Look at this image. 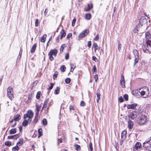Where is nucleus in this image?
<instances>
[{
  "instance_id": "nucleus-45",
  "label": "nucleus",
  "mask_w": 151,
  "mask_h": 151,
  "mask_svg": "<svg viewBox=\"0 0 151 151\" xmlns=\"http://www.w3.org/2000/svg\"><path fill=\"white\" fill-rule=\"evenodd\" d=\"M41 93L40 91L38 92L37 94L36 97L37 99H39L40 97V94Z\"/></svg>"
},
{
  "instance_id": "nucleus-33",
  "label": "nucleus",
  "mask_w": 151,
  "mask_h": 151,
  "mask_svg": "<svg viewBox=\"0 0 151 151\" xmlns=\"http://www.w3.org/2000/svg\"><path fill=\"white\" fill-rule=\"evenodd\" d=\"M66 69V68L65 66L63 65H62L60 68L61 71L63 72H64L65 71Z\"/></svg>"
},
{
  "instance_id": "nucleus-35",
  "label": "nucleus",
  "mask_w": 151,
  "mask_h": 151,
  "mask_svg": "<svg viewBox=\"0 0 151 151\" xmlns=\"http://www.w3.org/2000/svg\"><path fill=\"white\" fill-rule=\"evenodd\" d=\"M93 47L94 48L95 52H96V50H97L99 48V47H98L97 43H94L93 44Z\"/></svg>"
},
{
  "instance_id": "nucleus-43",
  "label": "nucleus",
  "mask_w": 151,
  "mask_h": 151,
  "mask_svg": "<svg viewBox=\"0 0 151 151\" xmlns=\"http://www.w3.org/2000/svg\"><path fill=\"white\" fill-rule=\"evenodd\" d=\"M42 123L44 125H46L47 124V122L46 119H44L42 120Z\"/></svg>"
},
{
  "instance_id": "nucleus-56",
  "label": "nucleus",
  "mask_w": 151,
  "mask_h": 151,
  "mask_svg": "<svg viewBox=\"0 0 151 151\" xmlns=\"http://www.w3.org/2000/svg\"><path fill=\"white\" fill-rule=\"evenodd\" d=\"M80 105L82 106H84L86 105V103L83 101H81L80 104Z\"/></svg>"
},
{
  "instance_id": "nucleus-64",
  "label": "nucleus",
  "mask_w": 151,
  "mask_h": 151,
  "mask_svg": "<svg viewBox=\"0 0 151 151\" xmlns=\"http://www.w3.org/2000/svg\"><path fill=\"white\" fill-rule=\"evenodd\" d=\"M62 139L61 138H59L58 140V143L59 145V143H62Z\"/></svg>"
},
{
  "instance_id": "nucleus-61",
  "label": "nucleus",
  "mask_w": 151,
  "mask_h": 151,
  "mask_svg": "<svg viewBox=\"0 0 151 151\" xmlns=\"http://www.w3.org/2000/svg\"><path fill=\"white\" fill-rule=\"evenodd\" d=\"M53 83H51V85L48 89V90H51V89H52L53 87Z\"/></svg>"
},
{
  "instance_id": "nucleus-46",
  "label": "nucleus",
  "mask_w": 151,
  "mask_h": 151,
  "mask_svg": "<svg viewBox=\"0 0 151 151\" xmlns=\"http://www.w3.org/2000/svg\"><path fill=\"white\" fill-rule=\"evenodd\" d=\"M142 24L139 22L138 24L137 25L136 27L139 29V28L141 27H142Z\"/></svg>"
},
{
  "instance_id": "nucleus-36",
  "label": "nucleus",
  "mask_w": 151,
  "mask_h": 151,
  "mask_svg": "<svg viewBox=\"0 0 151 151\" xmlns=\"http://www.w3.org/2000/svg\"><path fill=\"white\" fill-rule=\"evenodd\" d=\"M70 66L71 67L70 69V71L71 72H73L74 70V68H73V67L74 66V68H75L76 66L75 65V64H72L70 63Z\"/></svg>"
},
{
  "instance_id": "nucleus-58",
  "label": "nucleus",
  "mask_w": 151,
  "mask_h": 151,
  "mask_svg": "<svg viewBox=\"0 0 151 151\" xmlns=\"http://www.w3.org/2000/svg\"><path fill=\"white\" fill-rule=\"evenodd\" d=\"M58 72L57 71H56L55 72L54 74V79H55V78H56L57 77V75H58Z\"/></svg>"
},
{
  "instance_id": "nucleus-30",
  "label": "nucleus",
  "mask_w": 151,
  "mask_h": 151,
  "mask_svg": "<svg viewBox=\"0 0 151 151\" xmlns=\"http://www.w3.org/2000/svg\"><path fill=\"white\" fill-rule=\"evenodd\" d=\"M17 130L15 128H14L11 129L9 131L10 134H14L16 133Z\"/></svg>"
},
{
  "instance_id": "nucleus-23",
  "label": "nucleus",
  "mask_w": 151,
  "mask_h": 151,
  "mask_svg": "<svg viewBox=\"0 0 151 151\" xmlns=\"http://www.w3.org/2000/svg\"><path fill=\"white\" fill-rule=\"evenodd\" d=\"M93 8V5L92 4H88L87 8L85 9V10L86 11H88L90 10Z\"/></svg>"
},
{
  "instance_id": "nucleus-20",
  "label": "nucleus",
  "mask_w": 151,
  "mask_h": 151,
  "mask_svg": "<svg viewBox=\"0 0 151 151\" xmlns=\"http://www.w3.org/2000/svg\"><path fill=\"white\" fill-rule=\"evenodd\" d=\"M24 140L23 139H19L18 142H17V145L19 147L21 146L23 143Z\"/></svg>"
},
{
  "instance_id": "nucleus-39",
  "label": "nucleus",
  "mask_w": 151,
  "mask_h": 151,
  "mask_svg": "<svg viewBox=\"0 0 151 151\" xmlns=\"http://www.w3.org/2000/svg\"><path fill=\"white\" fill-rule=\"evenodd\" d=\"M96 95L97 98H98V99L97 100V103H98L99 100L100 99V94L99 92H98L96 93Z\"/></svg>"
},
{
  "instance_id": "nucleus-47",
  "label": "nucleus",
  "mask_w": 151,
  "mask_h": 151,
  "mask_svg": "<svg viewBox=\"0 0 151 151\" xmlns=\"http://www.w3.org/2000/svg\"><path fill=\"white\" fill-rule=\"evenodd\" d=\"M138 29L135 27V28L134 29L133 32L134 33H136L137 34L138 32Z\"/></svg>"
},
{
  "instance_id": "nucleus-31",
  "label": "nucleus",
  "mask_w": 151,
  "mask_h": 151,
  "mask_svg": "<svg viewBox=\"0 0 151 151\" xmlns=\"http://www.w3.org/2000/svg\"><path fill=\"white\" fill-rule=\"evenodd\" d=\"M74 147L75 148V149L77 151H79L81 150V147L80 146L78 145H74Z\"/></svg>"
},
{
  "instance_id": "nucleus-18",
  "label": "nucleus",
  "mask_w": 151,
  "mask_h": 151,
  "mask_svg": "<svg viewBox=\"0 0 151 151\" xmlns=\"http://www.w3.org/2000/svg\"><path fill=\"white\" fill-rule=\"evenodd\" d=\"M61 36L60 39H62L66 35V33L63 29H62L60 32Z\"/></svg>"
},
{
  "instance_id": "nucleus-42",
  "label": "nucleus",
  "mask_w": 151,
  "mask_h": 151,
  "mask_svg": "<svg viewBox=\"0 0 151 151\" xmlns=\"http://www.w3.org/2000/svg\"><path fill=\"white\" fill-rule=\"evenodd\" d=\"M126 139V138H124L123 139V138L121 137V140L120 141V145L122 146V145L123 143H124V141L125 139Z\"/></svg>"
},
{
  "instance_id": "nucleus-59",
  "label": "nucleus",
  "mask_w": 151,
  "mask_h": 151,
  "mask_svg": "<svg viewBox=\"0 0 151 151\" xmlns=\"http://www.w3.org/2000/svg\"><path fill=\"white\" fill-rule=\"evenodd\" d=\"M99 39V35L98 34L96 35V37L94 38V40L96 41H98Z\"/></svg>"
},
{
  "instance_id": "nucleus-28",
  "label": "nucleus",
  "mask_w": 151,
  "mask_h": 151,
  "mask_svg": "<svg viewBox=\"0 0 151 151\" xmlns=\"http://www.w3.org/2000/svg\"><path fill=\"white\" fill-rule=\"evenodd\" d=\"M28 123V121H27V119H24V120L23 121L22 123V125L24 126L25 127L27 125Z\"/></svg>"
},
{
  "instance_id": "nucleus-53",
  "label": "nucleus",
  "mask_w": 151,
  "mask_h": 151,
  "mask_svg": "<svg viewBox=\"0 0 151 151\" xmlns=\"http://www.w3.org/2000/svg\"><path fill=\"white\" fill-rule=\"evenodd\" d=\"M97 71L96 68V66L95 65L93 66V73L96 72Z\"/></svg>"
},
{
  "instance_id": "nucleus-52",
  "label": "nucleus",
  "mask_w": 151,
  "mask_h": 151,
  "mask_svg": "<svg viewBox=\"0 0 151 151\" xmlns=\"http://www.w3.org/2000/svg\"><path fill=\"white\" fill-rule=\"evenodd\" d=\"M76 21V19L74 18L72 20V25L73 26H74L75 25Z\"/></svg>"
},
{
  "instance_id": "nucleus-62",
  "label": "nucleus",
  "mask_w": 151,
  "mask_h": 151,
  "mask_svg": "<svg viewBox=\"0 0 151 151\" xmlns=\"http://www.w3.org/2000/svg\"><path fill=\"white\" fill-rule=\"evenodd\" d=\"M32 117H28V119L27 120L28 121V122L29 124H30L31 121H32Z\"/></svg>"
},
{
  "instance_id": "nucleus-5",
  "label": "nucleus",
  "mask_w": 151,
  "mask_h": 151,
  "mask_svg": "<svg viewBox=\"0 0 151 151\" xmlns=\"http://www.w3.org/2000/svg\"><path fill=\"white\" fill-rule=\"evenodd\" d=\"M58 53V51L56 49L52 50L49 52L48 55L49 56V59L51 60L52 61L54 59V58L52 55L56 56Z\"/></svg>"
},
{
  "instance_id": "nucleus-38",
  "label": "nucleus",
  "mask_w": 151,
  "mask_h": 151,
  "mask_svg": "<svg viewBox=\"0 0 151 151\" xmlns=\"http://www.w3.org/2000/svg\"><path fill=\"white\" fill-rule=\"evenodd\" d=\"M59 88L57 87L56 88L55 90L54 93L55 94H58L59 93Z\"/></svg>"
},
{
  "instance_id": "nucleus-63",
  "label": "nucleus",
  "mask_w": 151,
  "mask_h": 151,
  "mask_svg": "<svg viewBox=\"0 0 151 151\" xmlns=\"http://www.w3.org/2000/svg\"><path fill=\"white\" fill-rule=\"evenodd\" d=\"M147 129L148 130L151 129V123H150L147 126Z\"/></svg>"
},
{
  "instance_id": "nucleus-54",
  "label": "nucleus",
  "mask_w": 151,
  "mask_h": 151,
  "mask_svg": "<svg viewBox=\"0 0 151 151\" xmlns=\"http://www.w3.org/2000/svg\"><path fill=\"white\" fill-rule=\"evenodd\" d=\"M92 60L93 61H94L96 62H97L98 61V59L96 58V57H95L94 56H93L92 57Z\"/></svg>"
},
{
  "instance_id": "nucleus-11",
  "label": "nucleus",
  "mask_w": 151,
  "mask_h": 151,
  "mask_svg": "<svg viewBox=\"0 0 151 151\" xmlns=\"http://www.w3.org/2000/svg\"><path fill=\"white\" fill-rule=\"evenodd\" d=\"M141 147V144L139 142L136 143L134 148V150L137 151Z\"/></svg>"
},
{
  "instance_id": "nucleus-12",
  "label": "nucleus",
  "mask_w": 151,
  "mask_h": 151,
  "mask_svg": "<svg viewBox=\"0 0 151 151\" xmlns=\"http://www.w3.org/2000/svg\"><path fill=\"white\" fill-rule=\"evenodd\" d=\"M137 105V104L136 103H134L131 104H129L127 106L128 109H135Z\"/></svg>"
},
{
  "instance_id": "nucleus-1",
  "label": "nucleus",
  "mask_w": 151,
  "mask_h": 151,
  "mask_svg": "<svg viewBox=\"0 0 151 151\" xmlns=\"http://www.w3.org/2000/svg\"><path fill=\"white\" fill-rule=\"evenodd\" d=\"M139 92L141 96L144 98H146L149 95V91L148 88L144 87L139 89Z\"/></svg>"
},
{
  "instance_id": "nucleus-55",
  "label": "nucleus",
  "mask_w": 151,
  "mask_h": 151,
  "mask_svg": "<svg viewBox=\"0 0 151 151\" xmlns=\"http://www.w3.org/2000/svg\"><path fill=\"white\" fill-rule=\"evenodd\" d=\"M72 36V34L71 33H69L67 37V38L68 40H69L70 38Z\"/></svg>"
},
{
  "instance_id": "nucleus-50",
  "label": "nucleus",
  "mask_w": 151,
  "mask_h": 151,
  "mask_svg": "<svg viewBox=\"0 0 151 151\" xmlns=\"http://www.w3.org/2000/svg\"><path fill=\"white\" fill-rule=\"evenodd\" d=\"M124 98L126 101H127L128 99V96L127 94H124L123 96Z\"/></svg>"
},
{
  "instance_id": "nucleus-10",
  "label": "nucleus",
  "mask_w": 151,
  "mask_h": 151,
  "mask_svg": "<svg viewBox=\"0 0 151 151\" xmlns=\"http://www.w3.org/2000/svg\"><path fill=\"white\" fill-rule=\"evenodd\" d=\"M120 83L121 86L123 88H124L125 87V81L124 77L122 75L121 77V79L120 80Z\"/></svg>"
},
{
  "instance_id": "nucleus-13",
  "label": "nucleus",
  "mask_w": 151,
  "mask_h": 151,
  "mask_svg": "<svg viewBox=\"0 0 151 151\" xmlns=\"http://www.w3.org/2000/svg\"><path fill=\"white\" fill-rule=\"evenodd\" d=\"M145 37L146 41H151V35L148 32L145 33Z\"/></svg>"
},
{
  "instance_id": "nucleus-26",
  "label": "nucleus",
  "mask_w": 151,
  "mask_h": 151,
  "mask_svg": "<svg viewBox=\"0 0 151 151\" xmlns=\"http://www.w3.org/2000/svg\"><path fill=\"white\" fill-rule=\"evenodd\" d=\"M46 37L47 35L46 34H44L43 36L41 37L40 39V41L41 42H44L46 40Z\"/></svg>"
},
{
  "instance_id": "nucleus-8",
  "label": "nucleus",
  "mask_w": 151,
  "mask_h": 151,
  "mask_svg": "<svg viewBox=\"0 0 151 151\" xmlns=\"http://www.w3.org/2000/svg\"><path fill=\"white\" fill-rule=\"evenodd\" d=\"M89 32L88 30H86L83 31L79 35V37L81 38L87 35Z\"/></svg>"
},
{
  "instance_id": "nucleus-32",
  "label": "nucleus",
  "mask_w": 151,
  "mask_h": 151,
  "mask_svg": "<svg viewBox=\"0 0 151 151\" xmlns=\"http://www.w3.org/2000/svg\"><path fill=\"white\" fill-rule=\"evenodd\" d=\"M42 129H39L38 130V132L39 133L38 137H39L41 136L42 135Z\"/></svg>"
},
{
  "instance_id": "nucleus-17",
  "label": "nucleus",
  "mask_w": 151,
  "mask_h": 151,
  "mask_svg": "<svg viewBox=\"0 0 151 151\" xmlns=\"http://www.w3.org/2000/svg\"><path fill=\"white\" fill-rule=\"evenodd\" d=\"M21 119V116L19 114H17L14 116V120L15 121H18Z\"/></svg>"
},
{
  "instance_id": "nucleus-24",
  "label": "nucleus",
  "mask_w": 151,
  "mask_h": 151,
  "mask_svg": "<svg viewBox=\"0 0 151 151\" xmlns=\"http://www.w3.org/2000/svg\"><path fill=\"white\" fill-rule=\"evenodd\" d=\"M127 134V131L125 130L123 131L122 133L121 137H123V138H126Z\"/></svg>"
},
{
  "instance_id": "nucleus-19",
  "label": "nucleus",
  "mask_w": 151,
  "mask_h": 151,
  "mask_svg": "<svg viewBox=\"0 0 151 151\" xmlns=\"http://www.w3.org/2000/svg\"><path fill=\"white\" fill-rule=\"evenodd\" d=\"M91 17V14L90 13H87L85 14V18L86 19L89 20Z\"/></svg>"
},
{
  "instance_id": "nucleus-9",
  "label": "nucleus",
  "mask_w": 151,
  "mask_h": 151,
  "mask_svg": "<svg viewBox=\"0 0 151 151\" xmlns=\"http://www.w3.org/2000/svg\"><path fill=\"white\" fill-rule=\"evenodd\" d=\"M20 136V134L19 133L14 135L9 136L7 138L8 139H16L18 138Z\"/></svg>"
},
{
  "instance_id": "nucleus-41",
  "label": "nucleus",
  "mask_w": 151,
  "mask_h": 151,
  "mask_svg": "<svg viewBox=\"0 0 151 151\" xmlns=\"http://www.w3.org/2000/svg\"><path fill=\"white\" fill-rule=\"evenodd\" d=\"M139 57H135V59L134 60V65H135L137 63L139 60Z\"/></svg>"
},
{
  "instance_id": "nucleus-44",
  "label": "nucleus",
  "mask_w": 151,
  "mask_h": 151,
  "mask_svg": "<svg viewBox=\"0 0 151 151\" xmlns=\"http://www.w3.org/2000/svg\"><path fill=\"white\" fill-rule=\"evenodd\" d=\"M121 45H122L121 44L120 42H118L117 47H118V50L119 51H120V50H121Z\"/></svg>"
},
{
  "instance_id": "nucleus-34",
  "label": "nucleus",
  "mask_w": 151,
  "mask_h": 151,
  "mask_svg": "<svg viewBox=\"0 0 151 151\" xmlns=\"http://www.w3.org/2000/svg\"><path fill=\"white\" fill-rule=\"evenodd\" d=\"M39 114H35V118L34 120V122L36 123L38 121V116Z\"/></svg>"
},
{
  "instance_id": "nucleus-48",
  "label": "nucleus",
  "mask_w": 151,
  "mask_h": 151,
  "mask_svg": "<svg viewBox=\"0 0 151 151\" xmlns=\"http://www.w3.org/2000/svg\"><path fill=\"white\" fill-rule=\"evenodd\" d=\"M92 143L91 142H90V144H89V148L91 151H92L93 150V148L92 147Z\"/></svg>"
},
{
  "instance_id": "nucleus-3",
  "label": "nucleus",
  "mask_w": 151,
  "mask_h": 151,
  "mask_svg": "<svg viewBox=\"0 0 151 151\" xmlns=\"http://www.w3.org/2000/svg\"><path fill=\"white\" fill-rule=\"evenodd\" d=\"M147 119L146 116L142 115L138 117L137 123L140 125H143L147 122Z\"/></svg>"
},
{
  "instance_id": "nucleus-21",
  "label": "nucleus",
  "mask_w": 151,
  "mask_h": 151,
  "mask_svg": "<svg viewBox=\"0 0 151 151\" xmlns=\"http://www.w3.org/2000/svg\"><path fill=\"white\" fill-rule=\"evenodd\" d=\"M41 108V106H39L37 104L36 105V114H39L40 110Z\"/></svg>"
},
{
  "instance_id": "nucleus-51",
  "label": "nucleus",
  "mask_w": 151,
  "mask_h": 151,
  "mask_svg": "<svg viewBox=\"0 0 151 151\" xmlns=\"http://www.w3.org/2000/svg\"><path fill=\"white\" fill-rule=\"evenodd\" d=\"M118 100L119 101L120 103H122L124 101V99L121 96L119 97Z\"/></svg>"
},
{
  "instance_id": "nucleus-15",
  "label": "nucleus",
  "mask_w": 151,
  "mask_h": 151,
  "mask_svg": "<svg viewBox=\"0 0 151 151\" xmlns=\"http://www.w3.org/2000/svg\"><path fill=\"white\" fill-rule=\"evenodd\" d=\"M146 19L145 17H142L139 19V22L142 24V25H143L144 23H145L146 22Z\"/></svg>"
},
{
  "instance_id": "nucleus-4",
  "label": "nucleus",
  "mask_w": 151,
  "mask_h": 151,
  "mask_svg": "<svg viewBox=\"0 0 151 151\" xmlns=\"http://www.w3.org/2000/svg\"><path fill=\"white\" fill-rule=\"evenodd\" d=\"M7 95L9 99L11 100H12L14 96L13 94V90L11 86H9L7 90Z\"/></svg>"
},
{
  "instance_id": "nucleus-49",
  "label": "nucleus",
  "mask_w": 151,
  "mask_h": 151,
  "mask_svg": "<svg viewBox=\"0 0 151 151\" xmlns=\"http://www.w3.org/2000/svg\"><path fill=\"white\" fill-rule=\"evenodd\" d=\"M39 23V20L38 19H36L35 20V27H37L38 26V24Z\"/></svg>"
},
{
  "instance_id": "nucleus-16",
  "label": "nucleus",
  "mask_w": 151,
  "mask_h": 151,
  "mask_svg": "<svg viewBox=\"0 0 151 151\" xmlns=\"http://www.w3.org/2000/svg\"><path fill=\"white\" fill-rule=\"evenodd\" d=\"M128 127L129 129H131L133 128L134 123L131 120H129L128 121Z\"/></svg>"
},
{
  "instance_id": "nucleus-29",
  "label": "nucleus",
  "mask_w": 151,
  "mask_h": 151,
  "mask_svg": "<svg viewBox=\"0 0 151 151\" xmlns=\"http://www.w3.org/2000/svg\"><path fill=\"white\" fill-rule=\"evenodd\" d=\"M19 149V146L16 145V146L12 148V150L13 151H18Z\"/></svg>"
},
{
  "instance_id": "nucleus-14",
  "label": "nucleus",
  "mask_w": 151,
  "mask_h": 151,
  "mask_svg": "<svg viewBox=\"0 0 151 151\" xmlns=\"http://www.w3.org/2000/svg\"><path fill=\"white\" fill-rule=\"evenodd\" d=\"M132 119H134L137 117L136 112H133L131 114V115L129 116Z\"/></svg>"
},
{
  "instance_id": "nucleus-37",
  "label": "nucleus",
  "mask_w": 151,
  "mask_h": 151,
  "mask_svg": "<svg viewBox=\"0 0 151 151\" xmlns=\"http://www.w3.org/2000/svg\"><path fill=\"white\" fill-rule=\"evenodd\" d=\"M5 145L8 147H10L12 145V143L10 141H6L5 142Z\"/></svg>"
},
{
  "instance_id": "nucleus-6",
  "label": "nucleus",
  "mask_w": 151,
  "mask_h": 151,
  "mask_svg": "<svg viewBox=\"0 0 151 151\" xmlns=\"http://www.w3.org/2000/svg\"><path fill=\"white\" fill-rule=\"evenodd\" d=\"M143 147L146 149L151 151V137L149 140L146 141L143 143Z\"/></svg>"
},
{
  "instance_id": "nucleus-2",
  "label": "nucleus",
  "mask_w": 151,
  "mask_h": 151,
  "mask_svg": "<svg viewBox=\"0 0 151 151\" xmlns=\"http://www.w3.org/2000/svg\"><path fill=\"white\" fill-rule=\"evenodd\" d=\"M146 45L142 47L143 51L145 53H151V41H146Z\"/></svg>"
},
{
  "instance_id": "nucleus-7",
  "label": "nucleus",
  "mask_w": 151,
  "mask_h": 151,
  "mask_svg": "<svg viewBox=\"0 0 151 151\" xmlns=\"http://www.w3.org/2000/svg\"><path fill=\"white\" fill-rule=\"evenodd\" d=\"M34 114L32 111L30 110H28L27 112V114H25L24 116V119H26L28 117H33Z\"/></svg>"
},
{
  "instance_id": "nucleus-57",
  "label": "nucleus",
  "mask_w": 151,
  "mask_h": 151,
  "mask_svg": "<svg viewBox=\"0 0 151 151\" xmlns=\"http://www.w3.org/2000/svg\"><path fill=\"white\" fill-rule=\"evenodd\" d=\"M91 41H89L88 42V46L90 48L91 47Z\"/></svg>"
},
{
  "instance_id": "nucleus-40",
  "label": "nucleus",
  "mask_w": 151,
  "mask_h": 151,
  "mask_svg": "<svg viewBox=\"0 0 151 151\" xmlns=\"http://www.w3.org/2000/svg\"><path fill=\"white\" fill-rule=\"evenodd\" d=\"M71 81V79L69 78H68L65 80V82L67 84L69 83Z\"/></svg>"
},
{
  "instance_id": "nucleus-22",
  "label": "nucleus",
  "mask_w": 151,
  "mask_h": 151,
  "mask_svg": "<svg viewBox=\"0 0 151 151\" xmlns=\"http://www.w3.org/2000/svg\"><path fill=\"white\" fill-rule=\"evenodd\" d=\"M49 99H47L45 100L44 102V104L42 106V110L44 108L46 107L47 106V105L48 103Z\"/></svg>"
},
{
  "instance_id": "nucleus-60",
  "label": "nucleus",
  "mask_w": 151,
  "mask_h": 151,
  "mask_svg": "<svg viewBox=\"0 0 151 151\" xmlns=\"http://www.w3.org/2000/svg\"><path fill=\"white\" fill-rule=\"evenodd\" d=\"M94 79L95 82H97V80L98 79V77L97 75H95Z\"/></svg>"
},
{
  "instance_id": "nucleus-25",
  "label": "nucleus",
  "mask_w": 151,
  "mask_h": 151,
  "mask_svg": "<svg viewBox=\"0 0 151 151\" xmlns=\"http://www.w3.org/2000/svg\"><path fill=\"white\" fill-rule=\"evenodd\" d=\"M36 44L35 43L33 45L31 50V53H34L35 52L36 48Z\"/></svg>"
},
{
  "instance_id": "nucleus-27",
  "label": "nucleus",
  "mask_w": 151,
  "mask_h": 151,
  "mask_svg": "<svg viewBox=\"0 0 151 151\" xmlns=\"http://www.w3.org/2000/svg\"><path fill=\"white\" fill-rule=\"evenodd\" d=\"M133 53L135 57H139V53L137 50H134L133 51Z\"/></svg>"
}]
</instances>
